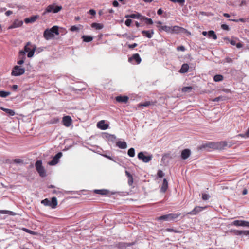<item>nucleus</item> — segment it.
I'll return each mask as SVG.
<instances>
[{
  "label": "nucleus",
  "instance_id": "1",
  "mask_svg": "<svg viewBox=\"0 0 249 249\" xmlns=\"http://www.w3.org/2000/svg\"><path fill=\"white\" fill-rule=\"evenodd\" d=\"M227 145L226 142H208L206 143L202 144L200 148L202 149H222L225 146H226Z\"/></svg>",
  "mask_w": 249,
  "mask_h": 249
},
{
  "label": "nucleus",
  "instance_id": "2",
  "mask_svg": "<svg viewBox=\"0 0 249 249\" xmlns=\"http://www.w3.org/2000/svg\"><path fill=\"white\" fill-rule=\"evenodd\" d=\"M59 34L58 27L54 26L51 29H46L44 32L43 36L46 40H49L53 38L55 36Z\"/></svg>",
  "mask_w": 249,
  "mask_h": 249
},
{
  "label": "nucleus",
  "instance_id": "3",
  "mask_svg": "<svg viewBox=\"0 0 249 249\" xmlns=\"http://www.w3.org/2000/svg\"><path fill=\"white\" fill-rule=\"evenodd\" d=\"M36 49V47L35 45L32 44L30 42H28L24 46V50H21L20 51L24 52L25 55H26V53H28V57L31 58L34 56Z\"/></svg>",
  "mask_w": 249,
  "mask_h": 249
},
{
  "label": "nucleus",
  "instance_id": "4",
  "mask_svg": "<svg viewBox=\"0 0 249 249\" xmlns=\"http://www.w3.org/2000/svg\"><path fill=\"white\" fill-rule=\"evenodd\" d=\"M62 9L61 6H57L55 3L48 5L42 13L43 15H45L48 13H57Z\"/></svg>",
  "mask_w": 249,
  "mask_h": 249
},
{
  "label": "nucleus",
  "instance_id": "5",
  "mask_svg": "<svg viewBox=\"0 0 249 249\" xmlns=\"http://www.w3.org/2000/svg\"><path fill=\"white\" fill-rule=\"evenodd\" d=\"M181 215L180 213H169L163 215L157 218L158 220L171 221L177 219Z\"/></svg>",
  "mask_w": 249,
  "mask_h": 249
},
{
  "label": "nucleus",
  "instance_id": "6",
  "mask_svg": "<svg viewBox=\"0 0 249 249\" xmlns=\"http://www.w3.org/2000/svg\"><path fill=\"white\" fill-rule=\"evenodd\" d=\"M35 167L36 171L41 177H44L46 176V171L42 166V160H37L35 164Z\"/></svg>",
  "mask_w": 249,
  "mask_h": 249
},
{
  "label": "nucleus",
  "instance_id": "7",
  "mask_svg": "<svg viewBox=\"0 0 249 249\" xmlns=\"http://www.w3.org/2000/svg\"><path fill=\"white\" fill-rule=\"evenodd\" d=\"M25 72L24 68H21L18 66H15L12 70L11 74L13 76H18L22 75Z\"/></svg>",
  "mask_w": 249,
  "mask_h": 249
},
{
  "label": "nucleus",
  "instance_id": "8",
  "mask_svg": "<svg viewBox=\"0 0 249 249\" xmlns=\"http://www.w3.org/2000/svg\"><path fill=\"white\" fill-rule=\"evenodd\" d=\"M138 158L139 160H142L144 163L149 162L152 158V155L145 156L143 152H140L138 154Z\"/></svg>",
  "mask_w": 249,
  "mask_h": 249
},
{
  "label": "nucleus",
  "instance_id": "9",
  "mask_svg": "<svg viewBox=\"0 0 249 249\" xmlns=\"http://www.w3.org/2000/svg\"><path fill=\"white\" fill-rule=\"evenodd\" d=\"M62 156V152H59L56 154L53 158V160L50 161L48 164L50 165H55L58 163L59 159Z\"/></svg>",
  "mask_w": 249,
  "mask_h": 249
},
{
  "label": "nucleus",
  "instance_id": "10",
  "mask_svg": "<svg viewBox=\"0 0 249 249\" xmlns=\"http://www.w3.org/2000/svg\"><path fill=\"white\" fill-rule=\"evenodd\" d=\"M232 225H233L236 226H243L249 227V222L241 220H236L232 222Z\"/></svg>",
  "mask_w": 249,
  "mask_h": 249
},
{
  "label": "nucleus",
  "instance_id": "11",
  "mask_svg": "<svg viewBox=\"0 0 249 249\" xmlns=\"http://www.w3.org/2000/svg\"><path fill=\"white\" fill-rule=\"evenodd\" d=\"M206 207H200V206H196L194 208V209L188 212L187 214L190 215H196L199 212H201L202 210H204Z\"/></svg>",
  "mask_w": 249,
  "mask_h": 249
},
{
  "label": "nucleus",
  "instance_id": "12",
  "mask_svg": "<svg viewBox=\"0 0 249 249\" xmlns=\"http://www.w3.org/2000/svg\"><path fill=\"white\" fill-rule=\"evenodd\" d=\"M23 24V22L22 20L18 19L15 20L13 23L8 27V29H11L13 28H18L21 27Z\"/></svg>",
  "mask_w": 249,
  "mask_h": 249
},
{
  "label": "nucleus",
  "instance_id": "13",
  "mask_svg": "<svg viewBox=\"0 0 249 249\" xmlns=\"http://www.w3.org/2000/svg\"><path fill=\"white\" fill-rule=\"evenodd\" d=\"M62 122L66 127H69L72 123V120L70 116H66L63 118Z\"/></svg>",
  "mask_w": 249,
  "mask_h": 249
},
{
  "label": "nucleus",
  "instance_id": "14",
  "mask_svg": "<svg viewBox=\"0 0 249 249\" xmlns=\"http://www.w3.org/2000/svg\"><path fill=\"white\" fill-rule=\"evenodd\" d=\"M25 59L26 56L25 55L24 52L22 51H19L18 56V60L17 62L18 64L22 65V64H23Z\"/></svg>",
  "mask_w": 249,
  "mask_h": 249
},
{
  "label": "nucleus",
  "instance_id": "15",
  "mask_svg": "<svg viewBox=\"0 0 249 249\" xmlns=\"http://www.w3.org/2000/svg\"><path fill=\"white\" fill-rule=\"evenodd\" d=\"M186 29L178 26H171V33L178 34L183 31H185Z\"/></svg>",
  "mask_w": 249,
  "mask_h": 249
},
{
  "label": "nucleus",
  "instance_id": "16",
  "mask_svg": "<svg viewBox=\"0 0 249 249\" xmlns=\"http://www.w3.org/2000/svg\"><path fill=\"white\" fill-rule=\"evenodd\" d=\"M97 126L98 128L104 130L107 129L109 125L108 124L105 123V121L104 120H102L98 122Z\"/></svg>",
  "mask_w": 249,
  "mask_h": 249
},
{
  "label": "nucleus",
  "instance_id": "17",
  "mask_svg": "<svg viewBox=\"0 0 249 249\" xmlns=\"http://www.w3.org/2000/svg\"><path fill=\"white\" fill-rule=\"evenodd\" d=\"M191 155V151L189 149H185L182 151L181 157L183 160H186L190 157Z\"/></svg>",
  "mask_w": 249,
  "mask_h": 249
},
{
  "label": "nucleus",
  "instance_id": "18",
  "mask_svg": "<svg viewBox=\"0 0 249 249\" xmlns=\"http://www.w3.org/2000/svg\"><path fill=\"white\" fill-rule=\"evenodd\" d=\"M116 101L119 103H126L128 101V97L127 96H118L115 98Z\"/></svg>",
  "mask_w": 249,
  "mask_h": 249
},
{
  "label": "nucleus",
  "instance_id": "19",
  "mask_svg": "<svg viewBox=\"0 0 249 249\" xmlns=\"http://www.w3.org/2000/svg\"><path fill=\"white\" fill-rule=\"evenodd\" d=\"M37 18H38L37 16H36V15L33 16L30 18H26L24 20V21L26 24L33 23L36 21V20L37 19Z\"/></svg>",
  "mask_w": 249,
  "mask_h": 249
},
{
  "label": "nucleus",
  "instance_id": "20",
  "mask_svg": "<svg viewBox=\"0 0 249 249\" xmlns=\"http://www.w3.org/2000/svg\"><path fill=\"white\" fill-rule=\"evenodd\" d=\"M142 33L144 36L147 37L148 38H151L153 36L154 32L153 30L150 31L143 30L142 31Z\"/></svg>",
  "mask_w": 249,
  "mask_h": 249
},
{
  "label": "nucleus",
  "instance_id": "21",
  "mask_svg": "<svg viewBox=\"0 0 249 249\" xmlns=\"http://www.w3.org/2000/svg\"><path fill=\"white\" fill-rule=\"evenodd\" d=\"M160 31H164L168 33H171V26H158Z\"/></svg>",
  "mask_w": 249,
  "mask_h": 249
},
{
  "label": "nucleus",
  "instance_id": "22",
  "mask_svg": "<svg viewBox=\"0 0 249 249\" xmlns=\"http://www.w3.org/2000/svg\"><path fill=\"white\" fill-rule=\"evenodd\" d=\"M132 60H135L137 64H140L142 60L139 54L138 53L133 54V55L129 59V61H131Z\"/></svg>",
  "mask_w": 249,
  "mask_h": 249
},
{
  "label": "nucleus",
  "instance_id": "23",
  "mask_svg": "<svg viewBox=\"0 0 249 249\" xmlns=\"http://www.w3.org/2000/svg\"><path fill=\"white\" fill-rule=\"evenodd\" d=\"M116 146L120 149H124L127 148V143L124 141H119L116 142Z\"/></svg>",
  "mask_w": 249,
  "mask_h": 249
},
{
  "label": "nucleus",
  "instance_id": "24",
  "mask_svg": "<svg viewBox=\"0 0 249 249\" xmlns=\"http://www.w3.org/2000/svg\"><path fill=\"white\" fill-rule=\"evenodd\" d=\"M168 188V182L166 179L164 178L163 180L162 184L160 188L161 192L164 193Z\"/></svg>",
  "mask_w": 249,
  "mask_h": 249
},
{
  "label": "nucleus",
  "instance_id": "25",
  "mask_svg": "<svg viewBox=\"0 0 249 249\" xmlns=\"http://www.w3.org/2000/svg\"><path fill=\"white\" fill-rule=\"evenodd\" d=\"M133 244L127 243L125 242H120L117 244V247L119 249L125 248L127 247L130 246Z\"/></svg>",
  "mask_w": 249,
  "mask_h": 249
},
{
  "label": "nucleus",
  "instance_id": "26",
  "mask_svg": "<svg viewBox=\"0 0 249 249\" xmlns=\"http://www.w3.org/2000/svg\"><path fill=\"white\" fill-rule=\"evenodd\" d=\"M189 69V65L187 64H183L181 66V68L179 70V72L181 73H185L187 72Z\"/></svg>",
  "mask_w": 249,
  "mask_h": 249
},
{
  "label": "nucleus",
  "instance_id": "27",
  "mask_svg": "<svg viewBox=\"0 0 249 249\" xmlns=\"http://www.w3.org/2000/svg\"><path fill=\"white\" fill-rule=\"evenodd\" d=\"M0 109L5 112L7 114H8L9 116H13L15 115V113L13 110L5 108L3 107H1Z\"/></svg>",
  "mask_w": 249,
  "mask_h": 249
},
{
  "label": "nucleus",
  "instance_id": "28",
  "mask_svg": "<svg viewBox=\"0 0 249 249\" xmlns=\"http://www.w3.org/2000/svg\"><path fill=\"white\" fill-rule=\"evenodd\" d=\"M51 205L50 207L53 208H55L57 205V200L55 197H53L52 200H50Z\"/></svg>",
  "mask_w": 249,
  "mask_h": 249
},
{
  "label": "nucleus",
  "instance_id": "29",
  "mask_svg": "<svg viewBox=\"0 0 249 249\" xmlns=\"http://www.w3.org/2000/svg\"><path fill=\"white\" fill-rule=\"evenodd\" d=\"M94 192L97 194L100 195H107L108 194L109 191L106 189L95 190Z\"/></svg>",
  "mask_w": 249,
  "mask_h": 249
},
{
  "label": "nucleus",
  "instance_id": "30",
  "mask_svg": "<svg viewBox=\"0 0 249 249\" xmlns=\"http://www.w3.org/2000/svg\"><path fill=\"white\" fill-rule=\"evenodd\" d=\"M151 105H153V103L150 101H146L144 103H141L137 105V107L138 108L141 107H147Z\"/></svg>",
  "mask_w": 249,
  "mask_h": 249
},
{
  "label": "nucleus",
  "instance_id": "31",
  "mask_svg": "<svg viewBox=\"0 0 249 249\" xmlns=\"http://www.w3.org/2000/svg\"><path fill=\"white\" fill-rule=\"evenodd\" d=\"M208 36L209 38H212L214 40H215L217 39L216 35L215 34L214 32L212 30L209 31L208 32Z\"/></svg>",
  "mask_w": 249,
  "mask_h": 249
},
{
  "label": "nucleus",
  "instance_id": "32",
  "mask_svg": "<svg viewBox=\"0 0 249 249\" xmlns=\"http://www.w3.org/2000/svg\"><path fill=\"white\" fill-rule=\"evenodd\" d=\"M106 138L108 141L114 142L116 139V137L114 135L107 134L106 135Z\"/></svg>",
  "mask_w": 249,
  "mask_h": 249
},
{
  "label": "nucleus",
  "instance_id": "33",
  "mask_svg": "<svg viewBox=\"0 0 249 249\" xmlns=\"http://www.w3.org/2000/svg\"><path fill=\"white\" fill-rule=\"evenodd\" d=\"M82 38L83 39V41L86 42H89L93 40V37L89 36L84 35Z\"/></svg>",
  "mask_w": 249,
  "mask_h": 249
},
{
  "label": "nucleus",
  "instance_id": "34",
  "mask_svg": "<svg viewBox=\"0 0 249 249\" xmlns=\"http://www.w3.org/2000/svg\"><path fill=\"white\" fill-rule=\"evenodd\" d=\"M142 16L140 14L137 13L136 14H131V18H134V19H140L141 20H142Z\"/></svg>",
  "mask_w": 249,
  "mask_h": 249
},
{
  "label": "nucleus",
  "instance_id": "35",
  "mask_svg": "<svg viewBox=\"0 0 249 249\" xmlns=\"http://www.w3.org/2000/svg\"><path fill=\"white\" fill-rule=\"evenodd\" d=\"M91 27L92 28H94L96 29H102L104 26L103 24L100 23H93L91 24Z\"/></svg>",
  "mask_w": 249,
  "mask_h": 249
},
{
  "label": "nucleus",
  "instance_id": "36",
  "mask_svg": "<svg viewBox=\"0 0 249 249\" xmlns=\"http://www.w3.org/2000/svg\"><path fill=\"white\" fill-rule=\"evenodd\" d=\"M11 94V92L9 91H0V97L2 98H5Z\"/></svg>",
  "mask_w": 249,
  "mask_h": 249
},
{
  "label": "nucleus",
  "instance_id": "37",
  "mask_svg": "<svg viewBox=\"0 0 249 249\" xmlns=\"http://www.w3.org/2000/svg\"><path fill=\"white\" fill-rule=\"evenodd\" d=\"M142 20H144L147 24L151 25L153 23V21L151 18H148L144 16H142Z\"/></svg>",
  "mask_w": 249,
  "mask_h": 249
},
{
  "label": "nucleus",
  "instance_id": "38",
  "mask_svg": "<svg viewBox=\"0 0 249 249\" xmlns=\"http://www.w3.org/2000/svg\"><path fill=\"white\" fill-rule=\"evenodd\" d=\"M170 1H172L174 3H178L181 6H183L185 3V0H169Z\"/></svg>",
  "mask_w": 249,
  "mask_h": 249
},
{
  "label": "nucleus",
  "instance_id": "39",
  "mask_svg": "<svg viewBox=\"0 0 249 249\" xmlns=\"http://www.w3.org/2000/svg\"><path fill=\"white\" fill-rule=\"evenodd\" d=\"M128 155L130 157H133L135 156V149L133 148H130L128 151Z\"/></svg>",
  "mask_w": 249,
  "mask_h": 249
},
{
  "label": "nucleus",
  "instance_id": "40",
  "mask_svg": "<svg viewBox=\"0 0 249 249\" xmlns=\"http://www.w3.org/2000/svg\"><path fill=\"white\" fill-rule=\"evenodd\" d=\"M193 89L192 87H185L182 89V91L183 92H190Z\"/></svg>",
  "mask_w": 249,
  "mask_h": 249
},
{
  "label": "nucleus",
  "instance_id": "41",
  "mask_svg": "<svg viewBox=\"0 0 249 249\" xmlns=\"http://www.w3.org/2000/svg\"><path fill=\"white\" fill-rule=\"evenodd\" d=\"M231 232H232L233 234L236 235H242V231L238 230H231L230 231Z\"/></svg>",
  "mask_w": 249,
  "mask_h": 249
},
{
  "label": "nucleus",
  "instance_id": "42",
  "mask_svg": "<svg viewBox=\"0 0 249 249\" xmlns=\"http://www.w3.org/2000/svg\"><path fill=\"white\" fill-rule=\"evenodd\" d=\"M0 213H3V214H8L11 215H15V213L13 212L10 211H6V210H1L0 211Z\"/></svg>",
  "mask_w": 249,
  "mask_h": 249
},
{
  "label": "nucleus",
  "instance_id": "43",
  "mask_svg": "<svg viewBox=\"0 0 249 249\" xmlns=\"http://www.w3.org/2000/svg\"><path fill=\"white\" fill-rule=\"evenodd\" d=\"M226 99V98L225 96H220L217 97L213 100V102H218L219 101H224Z\"/></svg>",
  "mask_w": 249,
  "mask_h": 249
},
{
  "label": "nucleus",
  "instance_id": "44",
  "mask_svg": "<svg viewBox=\"0 0 249 249\" xmlns=\"http://www.w3.org/2000/svg\"><path fill=\"white\" fill-rule=\"evenodd\" d=\"M213 79L215 82H219L223 80V76L221 75H216L214 76Z\"/></svg>",
  "mask_w": 249,
  "mask_h": 249
},
{
  "label": "nucleus",
  "instance_id": "45",
  "mask_svg": "<svg viewBox=\"0 0 249 249\" xmlns=\"http://www.w3.org/2000/svg\"><path fill=\"white\" fill-rule=\"evenodd\" d=\"M41 203L45 206H50L51 205L50 200L48 199H45L41 201Z\"/></svg>",
  "mask_w": 249,
  "mask_h": 249
},
{
  "label": "nucleus",
  "instance_id": "46",
  "mask_svg": "<svg viewBox=\"0 0 249 249\" xmlns=\"http://www.w3.org/2000/svg\"><path fill=\"white\" fill-rule=\"evenodd\" d=\"M22 230H23V231H25V232H27L28 233H30V234H32V235H36V233L35 232V231H31V230H30L29 229H26L25 228H22Z\"/></svg>",
  "mask_w": 249,
  "mask_h": 249
},
{
  "label": "nucleus",
  "instance_id": "47",
  "mask_svg": "<svg viewBox=\"0 0 249 249\" xmlns=\"http://www.w3.org/2000/svg\"><path fill=\"white\" fill-rule=\"evenodd\" d=\"M210 198V196L207 194H202V199L203 200H207Z\"/></svg>",
  "mask_w": 249,
  "mask_h": 249
},
{
  "label": "nucleus",
  "instance_id": "48",
  "mask_svg": "<svg viewBox=\"0 0 249 249\" xmlns=\"http://www.w3.org/2000/svg\"><path fill=\"white\" fill-rule=\"evenodd\" d=\"M70 30L71 31V32H75V31H78L79 30V28L75 26V25H73V26H72L71 28H70Z\"/></svg>",
  "mask_w": 249,
  "mask_h": 249
},
{
  "label": "nucleus",
  "instance_id": "49",
  "mask_svg": "<svg viewBox=\"0 0 249 249\" xmlns=\"http://www.w3.org/2000/svg\"><path fill=\"white\" fill-rule=\"evenodd\" d=\"M157 176L159 178H162L164 176V173L162 171L159 170L157 173Z\"/></svg>",
  "mask_w": 249,
  "mask_h": 249
},
{
  "label": "nucleus",
  "instance_id": "50",
  "mask_svg": "<svg viewBox=\"0 0 249 249\" xmlns=\"http://www.w3.org/2000/svg\"><path fill=\"white\" fill-rule=\"evenodd\" d=\"M13 161L14 163L17 164H19L23 162L22 160L20 159H15Z\"/></svg>",
  "mask_w": 249,
  "mask_h": 249
},
{
  "label": "nucleus",
  "instance_id": "51",
  "mask_svg": "<svg viewBox=\"0 0 249 249\" xmlns=\"http://www.w3.org/2000/svg\"><path fill=\"white\" fill-rule=\"evenodd\" d=\"M221 28L223 30H229V27L228 26V25H226V24H222L221 25Z\"/></svg>",
  "mask_w": 249,
  "mask_h": 249
},
{
  "label": "nucleus",
  "instance_id": "52",
  "mask_svg": "<svg viewBox=\"0 0 249 249\" xmlns=\"http://www.w3.org/2000/svg\"><path fill=\"white\" fill-rule=\"evenodd\" d=\"M131 22H132V20H131V19H127L125 21V25H126L127 26L129 27V26H130Z\"/></svg>",
  "mask_w": 249,
  "mask_h": 249
},
{
  "label": "nucleus",
  "instance_id": "53",
  "mask_svg": "<svg viewBox=\"0 0 249 249\" xmlns=\"http://www.w3.org/2000/svg\"><path fill=\"white\" fill-rule=\"evenodd\" d=\"M177 50L178 51H181L184 52L185 50V48L183 46H178L177 48Z\"/></svg>",
  "mask_w": 249,
  "mask_h": 249
},
{
  "label": "nucleus",
  "instance_id": "54",
  "mask_svg": "<svg viewBox=\"0 0 249 249\" xmlns=\"http://www.w3.org/2000/svg\"><path fill=\"white\" fill-rule=\"evenodd\" d=\"M137 46H138V44L137 43H133L132 44L128 45V48L129 49H133L135 47H137Z\"/></svg>",
  "mask_w": 249,
  "mask_h": 249
},
{
  "label": "nucleus",
  "instance_id": "55",
  "mask_svg": "<svg viewBox=\"0 0 249 249\" xmlns=\"http://www.w3.org/2000/svg\"><path fill=\"white\" fill-rule=\"evenodd\" d=\"M125 173L128 178L132 179V176L128 171H125Z\"/></svg>",
  "mask_w": 249,
  "mask_h": 249
},
{
  "label": "nucleus",
  "instance_id": "56",
  "mask_svg": "<svg viewBox=\"0 0 249 249\" xmlns=\"http://www.w3.org/2000/svg\"><path fill=\"white\" fill-rule=\"evenodd\" d=\"M89 13L91 15H93V16H94L95 14H96V11L93 10V9H90L89 11Z\"/></svg>",
  "mask_w": 249,
  "mask_h": 249
},
{
  "label": "nucleus",
  "instance_id": "57",
  "mask_svg": "<svg viewBox=\"0 0 249 249\" xmlns=\"http://www.w3.org/2000/svg\"><path fill=\"white\" fill-rule=\"evenodd\" d=\"M242 235H249V231H242Z\"/></svg>",
  "mask_w": 249,
  "mask_h": 249
},
{
  "label": "nucleus",
  "instance_id": "58",
  "mask_svg": "<svg viewBox=\"0 0 249 249\" xmlns=\"http://www.w3.org/2000/svg\"><path fill=\"white\" fill-rule=\"evenodd\" d=\"M239 136H240V137H243V138H248V137H247V136H246V133H244V134H239V135H238L237 136V137H239Z\"/></svg>",
  "mask_w": 249,
  "mask_h": 249
},
{
  "label": "nucleus",
  "instance_id": "59",
  "mask_svg": "<svg viewBox=\"0 0 249 249\" xmlns=\"http://www.w3.org/2000/svg\"><path fill=\"white\" fill-rule=\"evenodd\" d=\"M112 4H113V6H114V7H117L119 5V3H118V1L116 0H114L113 1Z\"/></svg>",
  "mask_w": 249,
  "mask_h": 249
},
{
  "label": "nucleus",
  "instance_id": "60",
  "mask_svg": "<svg viewBox=\"0 0 249 249\" xmlns=\"http://www.w3.org/2000/svg\"><path fill=\"white\" fill-rule=\"evenodd\" d=\"M13 13L12 11H10V10H8L7 11H6L5 12V15L7 16H10V15H11Z\"/></svg>",
  "mask_w": 249,
  "mask_h": 249
},
{
  "label": "nucleus",
  "instance_id": "61",
  "mask_svg": "<svg viewBox=\"0 0 249 249\" xmlns=\"http://www.w3.org/2000/svg\"><path fill=\"white\" fill-rule=\"evenodd\" d=\"M162 13H163V11L161 8L159 9L157 11V14L159 15H161L162 14Z\"/></svg>",
  "mask_w": 249,
  "mask_h": 249
},
{
  "label": "nucleus",
  "instance_id": "62",
  "mask_svg": "<svg viewBox=\"0 0 249 249\" xmlns=\"http://www.w3.org/2000/svg\"><path fill=\"white\" fill-rule=\"evenodd\" d=\"M133 182V177H132V179L128 178V184L129 185H131Z\"/></svg>",
  "mask_w": 249,
  "mask_h": 249
},
{
  "label": "nucleus",
  "instance_id": "63",
  "mask_svg": "<svg viewBox=\"0 0 249 249\" xmlns=\"http://www.w3.org/2000/svg\"><path fill=\"white\" fill-rule=\"evenodd\" d=\"M236 46L238 48H240L242 47V44L241 43H238L236 44Z\"/></svg>",
  "mask_w": 249,
  "mask_h": 249
},
{
  "label": "nucleus",
  "instance_id": "64",
  "mask_svg": "<svg viewBox=\"0 0 249 249\" xmlns=\"http://www.w3.org/2000/svg\"><path fill=\"white\" fill-rule=\"evenodd\" d=\"M11 88L13 90H15L17 89L18 86L17 85H13Z\"/></svg>",
  "mask_w": 249,
  "mask_h": 249
}]
</instances>
